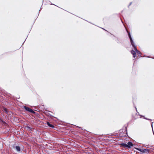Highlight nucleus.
<instances>
[{"mask_svg": "<svg viewBox=\"0 0 154 154\" xmlns=\"http://www.w3.org/2000/svg\"><path fill=\"white\" fill-rule=\"evenodd\" d=\"M24 107L25 109L26 110L28 111H29V112H31L35 113V112L32 109L26 107V106H24Z\"/></svg>", "mask_w": 154, "mask_h": 154, "instance_id": "f257e3e1", "label": "nucleus"}, {"mask_svg": "<svg viewBox=\"0 0 154 154\" xmlns=\"http://www.w3.org/2000/svg\"><path fill=\"white\" fill-rule=\"evenodd\" d=\"M131 53L133 55V57L134 58H135V57H136V53L135 51L134 50H132L131 51Z\"/></svg>", "mask_w": 154, "mask_h": 154, "instance_id": "f03ea898", "label": "nucleus"}, {"mask_svg": "<svg viewBox=\"0 0 154 154\" xmlns=\"http://www.w3.org/2000/svg\"><path fill=\"white\" fill-rule=\"evenodd\" d=\"M131 42V45H132V46L134 48V51H137V48L136 46L135 45L134 42L133 41V42Z\"/></svg>", "mask_w": 154, "mask_h": 154, "instance_id": "7ed1b4c3", "label": "nucleus"}, {"mask_svg": "<svg viewBox=\"0 0 154 154\" xmlns=\"http://www.w3.org/2000/svg\"><path fill=\"white\" fill-rule=\"evenodd\" d=\"M127 144L128 146V148H130L131 147L133 146V143L131 142H129Z\"/></svg>", "mask_w": 154, "mask_h": 154, "instance_id": "20e7f679", "label": "nucleus"}, {"mask_svg": "<svg viewBox=\"0 0 154 154\" xmlns=\"http://www.w3.org/2000/svg\"><path fill=\"white\" fill-rule=\"evenodd\" d=\"M128 34L129 38L130 39V40L131 42H133V41L132 39V38H131V35L130 33V32H128Z\"/></svg>", "mask_w": 154, "mask_h": 154, "instance_id": "39448f33", "label": "nucleus"}, {"mask_svg": "<svg viewBox=\"0 0 154 154\" xmlns=\"http://www.w3.org/2000/svg\"><path fill=\"white\" fill-rule=\"evenodd\" d=\"M121 146H124L128 148V144L126 143H122L121 144Z\"/></svg>", "mask_w": 154, "mask_h": 154, "instance_id": "423d86ee", "label": "nucleus"}, {"mask_svg": "<svg viewBox=\"0 0 154 154\" xmlns=\"http://www.w3.org/2000/svg\"><path fill=\"white\" fill-rule=\"evenodd\" d=\"M15 148L17 151L19 152L20 151V148L19 146H16Z\"/></svg>", "mask_w": 154, "mask_h": 154, "instance_id": "0eeeda50", "label": "nucleus"}, {"mask_svg": "<svg viewBox=\"0 0 154 154\" xmlns=\"http://www.w3.org/2000/svg\"><path fill=\"white\" fill-rule=\"evenodd\" d=\"M47 124L49 126H50V127H54V126L53 125H51V124H50L49 123V122H47Z\"/></svg>", "mask_w": 154, "mask_h": 154, "instance_id": "6e6552de", "label": "nucleus"}, {"mask_svg": "<svg viewBox=\"0 0 154 154\" xmlns=\"http://www.w3.org/2000/svg\"><path fill=\"white\" fill-rule=\"evenodd\" d=\"M136 52L137 54H141V52L139 51H138V50H137V51H136Z\"/></svg>", "mask_w": 154, "mask_h": 154, "instance_id": "1a4fd4ad", "label": "nucleus"}, {"mask_svg": "<svg viewBox=\"0 0 154 154\" xmlns=\"http://www.w3.org/2000/svg\"><path fill=\"white\" fill-rule=\"evenodd\" d=\"M4 110L5 111H7V110L5 108L4 109Z\"/></svg>", "mask_w": 154, "mask_h": 154, "instance_id": "9d476101", "label": "nucleus"}]
</instances>
